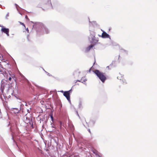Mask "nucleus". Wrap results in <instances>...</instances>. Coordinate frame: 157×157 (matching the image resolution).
<instances>
[{
  "instance_id": "16",
  "label": "nucleus",
  "mask_w": 157,
  "mask_h": 157,
  "mask_svg": "<svg viewBox=\"0 0 157 157\" xmlns=\"http://www.w3.org/2000/svg\"><path fill=\"white\" fill-rule=\"evenodd\" d=\"M0 27H2V26H1L0 25Z\"/></svg>"
},
{
  "instance_id": "15",
  "label": "nucleus",
  "mask_w": 157,
  "mask_h": 157,
  "mask_svg": "<svg viewBox=\"0 0 157 157\" xmlns=\"http://www.w3.org/2000/svg\"><path fill=\"white\" fill-rule=\"evenodd\" d=\"M68 157H71V156H68Z\"/></svg>"
},
{
  "instance_id": "13",
  "label": "nucleus",
  "mask_w": 157,
  "mask_h": 157,
  "mask_svg": "<svg viewBox=\"0 0 157 157\" xmlns=\"http://www.w3.org/2000/svg\"><path fill=\"white\" fill-rule=\"evenodd\" d=\"M25 18H26V19H29L28 17V16H27V15H26V16H25Z\"/></svg>"
},
{
  "instance_id": "10",
  "label": "nucleus",
  "mask_w": 157,
  "mask_h": 157,
  "mask_svg": "<svg viewBox=\"0 0 157 157\" xmlns=\"http://www.w3.org/2000/svg\"><path fill=\"white\" fill-rule=\"evenodd\" d=\"M19 22L20 23V24L21 25H23L24 27L25 28H26L25 25L23 23H22V22Z\"/></svg>"
},
{
  "instance_id": "6",
  "label": "nucleus",
  "mask_w": 157,
  "mask_h": 157,
  "mask_svg": "<svg viewBox=\"0 0 157 157\" xmlns=\"http://www.w3.org/2000/svg\"><path fill=\"white\" fill-rule=\"evenodd\" d=\"M2 65L0 64V74L4 73V71H5Z\"/></svg>"
},
{
  "instance_id": "7",
  "label": "nucleus",
  "mask_w": 157,
  "mask_h": 157,
  "mask_svg": "<svg viewBox=\"0 0 157 157\" xmlns=\"http://www.w3.org/2000/svg\"><path fill=\"white\" fill-rule=\"evenodd\" d=\"M92 151L96 155H98V152L97 150H92Z\"/></svg>"
},
{
  "instance_id": "14",
  "label": "nucleus",
  "mask_w": 157,
  "mask_h": 157,
  "mask_svg": "<svg viewBox=\"0 0 157 157\" xmlns=\"http://www.w3.org/2000/svg\"><path fill=\"white\" fill-rule=\"evenodd\" d=\"M88 131H89V132L90 133H91L90 131V129H89L88 130Z\"/></svg>"
},
{
  "instance_id": "12",
  "label": "nucleus",
  "mask_w": 157,
  "mask_h": 157,
  "mask_svg": "<svg viewBox=\"0 0 157 157\" xmlns=\"http://www.w3.org/2000/svg\"><path fill=\"white\" fill-rule=\"evenodd\" d=\"M51 117V118L52 119V121H53V116L52 115H51L50 116Z\"/></svg>"
},
{
  "instance_id": "1",
  "label": "nucleus",
  "mask_w": 157,
  "mask_h": 157,
  "mask_svg": "<svg viewBox=\"0 0 157 157\" xmlns=\"http://www.w3.org/2000/svg\"><path fill=\"white\" fill-rule=\"evenodd\" d=\"M93 72L102 82H104L107 79V77L105 73H103L98 70H94Z\"/></svg>"
},
{
  "instance_id": "4",
  "label": "nucleus",
  "mask_w": 157,
  "mask_h": 157,
  "mask_svg": "<svg viewBox=\"0 0 157 157\" xmlns=\"http://www.w3.org/2000/svg\"><path fill=\"white\" fill-rule=\"evenodd\" d=\"M101 36L102 38H108L109 37V36L105 32H103Z\"/></svg>"
},
{
  "instance_id": "8",
  "label": "nucleus",
  "mask_w": 157,
  "mask_h": 157,
  "mask_svg": "<svg viewBox=\"0 0 157 157\" xmlns=\"http://www.w3.org/2000/svg\"><path fill=\"white\" fill-rule=\"evenodd\" d=\"M92 40H93V42H94V45L96 44V43H97L98 41V40H96V39H95L94 38H93V39H92Z\"/></svg>"
},
{
  "instance_id": "5",
  "label": "nucleus",
  "mask_w": 157,
  "mask_h": 157,
  "mask_svg": "<svg viewBox=\"0 0 157 157\" xmlns=\"http://www.w3.org/2000/svg\"><path fill=\"white\" fill-rule=\"evenodd\" d=\"M10 75L11 77H10L9 78H8L9 80L10 81H11L12 79V78H13V79H14V81H16V80L15 79V75L13 74H12V75L10 74Z\"/></svg>"
},
{
  "instance_id": "2",
  "label": "nucleus",
  "mask_w": 157,
  "mask_h": 157,
  "mask_svg": "<svg viewBox=\"0 0 157 157\" xmlns=\"http://www.w3.org/2000/svg\"><path fill=\"white\" fill-rule=\"evenodd\" d=\"M1 30L2 32L6 33L7 36H9V29L6 28H4V26H2V28L1 29Z\"/></svg>"
},
{
  "instance_id": "11",
  "label": "nucleus",
  "mask_w": 157,
  "mask_h": 157,
  "mask_svg": "<svg viewBox=\"0 0 157 157\" xmlns=\"http://www.w3.org/2000/svg\"><path fill=\"white\" fill-rule=\"evenodd\" d=\"M25 29L27 31V33H29V30L28 28H25Z\"/></svg>"
},
{
  "instance_id": "9",
  "label": "nucleus",
  "mask_w": 157,
  "mask_h": 157,
  "mask_svg": "<svg viewBox=\"0 0 157 157\" xmlns=\"http://www.w3.org/2000/svg\"><path fill=\"white\" fill-rule=\"evenodd\" d=\"M94 45H91L88 46V47L87 48V49H88V50H90L91 48H93V46H94Z\"/></svg>"
},
{
  "instance_id": "3",
  "label": "nucleus",
  "mask_w": 157,
  "mask_h": 157,
  "mask_svg": "<svg viewBox=\"0 0 157 157\" xmlns=\"http://www.w3.org/2000/svg\"><path fill=\"white\" fill-rule=\"evenodd\" d=\"M71 90L68 91H65L63 93V95L65 96L67 100H70V92Z\"/></svg>"
}]
</instances>
